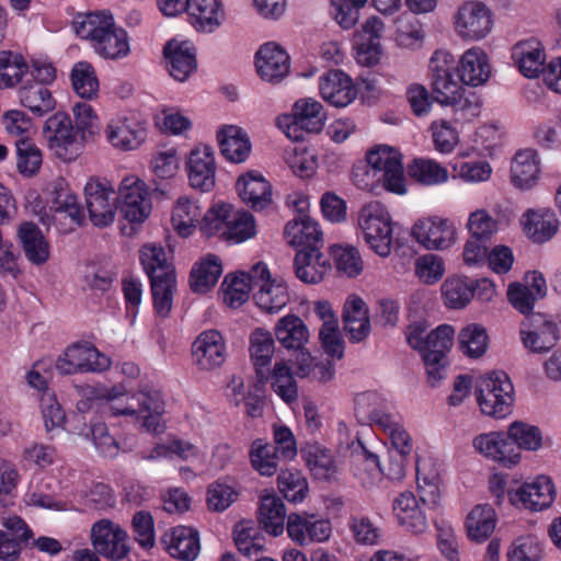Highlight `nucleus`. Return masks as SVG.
<instances>
[{
  "mask_svg": "<svg viewBox=\"0 0 561 561\" xmlns=\"http://www.w3.org/2000/svg\"><path fill=\"white\" fill-rule=\"evenodd\" d=\"M72 26L76 34L89 41L95 53L104 59L118 60L130 53L127 32L117 27L113 16L106 12L79 13Z\"/></svg>",
  "mask_w": 561,
  "mask_h": 561,
  "instance_id": "f257e3e1",
  "label": "nucleus"
},
{
  "mask_svg": "<svg viewBox=\"0 0 561 561\" xmlns=\"http://www.w3.org/2000/svg\"><path fill=\"white\" fill-rule=\"evenodd\" d=\"M140 262L150 278L154 310L160 317L165 318L171 311L176 288L174 267L168 260L164 249L156 243H148L141 248Z\"/></svg>",
  "mask_w": 561,
  "mask_h": 561,
  "instance_id": "f03ea898",
  "label": "nucleus"
},
{
  "mask_svg": "<svg viewBox=\"0 0 561 561\" xmlns=\"http://www.w3.org/2000/svg\"><path fill=\"white\" fill-rule=\"evenodd\" d=\"M358 228L366 244L377 255L387 257L391 253L392 220L381 203H368L359 210Z\"/></svg>",
  "mask_w": 561,
  "mask_h": 561,
  "instance_id": "7ed1b4c3",
  "label": "nucleus"
},
{
  "mask_svg": "<svg viewBox=\"0 0 561 561\" xmlns=\"http://www.w3.org/2000/svg\"><path fill=\"white\" fill-rule=\"evenodd\" d=\"M327 115L320 102L312 98L296 101L291 114L278 118V126L286 136L295 141L304 138V133H320L325 124Z\"/></svg>",
  "mask_w": 561,
  "mask_h": 561,
  "instance_id": "20e7f679",
  "label": "nucleus"
},
{
  "mask_svg": "<svg viewBox=\"0 0 561 561\" xmlns=\"http://www.w3.org/2000/svg\"><path fill=\"white\" fill-rule=\"evenodd\" d=\"M252 283L254 300L266 313L280 311L289 301V293L283 278L272 277L264 263L252 266Z\"/></svg>",
  "mask_w": 561,
  "mask_h": 561,
  "instance_id": "39448f33",
  "label": "nucleus"
},
{
  "mask_svg": "<svg viewBox=\"0 0 561 561\" xmlns=\"http://www.w3.org/2000/svg\"><path fill=\"white\" fill-rule=\"evenodd\" d=\"M455 329L449 324H440L430 341L432 348L421 354L425 369L426 381L431 387H437L446 377L447 353L454 344Z\"/></svg>",
  "mask_w": 561,
  "mask_h": 561,
  "instance_id": "423d86ee",
  "label": "nucleus"
},
{
  "mask_svg": "<svg viewBox=\"0 0 561 561\" xmlns=\"http://www.w3.org/2000/svg\"><path fill=\"white\" fill-rule=\"evenodd\" d=\"M90 541L100 556L111 561H122L130 551L125 529L106 518L92 525Z\"/></svg>",
  "mask_w": 561,
  "mask_h": 561,
  "instance_id": "0eeeda50",
  "label": "nucleus"
},
{
  "mask_svg": "<svg viewBox=\"0 0 561 561\" xmlns=\"http://www.w3.org/2000/svg\"><path fill=\"white\" fill-rule=\"evenodd\" d=\"M44 137L55 154L65 161L75 160L82 149L70 117L62 112L54 114L46 121Z\"/></svg>",
  "mask_w": 561,
  "mask_h": 561,
  "instance_id": "6e6552de",
  "label": "nucleus"
},
{
  "mask_svg": "<svg viewBox=\"0 0 561 561\" xmlns=\"http://www.w3.org/2000/svg\"><path fill=\"white\" fill-rule=\"evenodd\" d=\"M85 205L93 226L103 228L112 225L117 209L115 190L99 179H91L84 186Z\"/></svg>",
  "mask_w": 561,
  "mask_h": 561,
  "instance_id": "1a4fd4ad",
  "label": "nucleus"
},
{
  "mask_svg": "<svg viewBox=\"0 0 561 561\" xmlns=\"http://www.w3.org/2000/svg\"><path fill=\"white\" fill-rule=\"evenodd\" d=\"M454 28L462 39L480 41L490 33L491 10L481 1H466L454 16Z\"/></svg>",
  "mask_w": 561,
  "mask_h": 561,
  "instance_id": "9d476101",
  "label": "nucleus"
},
{
  "mask_svg": "<svg viewBox=\"0 0 561 561\" xmlns=\"http://www.w3.org/2000/svg\"><path fill=\"white\" fill-rule=\"evenodd\" d=\"M110 365V359L87 342L70 345L56 360V369L62 375L102 371Z\"/></svg>",
  "mask_w": 561,
  "mask_h": 561,
  "instance_id": "9b49d317",
  "label": "nucleus"
},
{
  "mask_svg": "<svg viewBox=\"0 0 561 561\" xmlns=\"http://www.w3.org/2000/svg\"><path fill=\"white\" fill-rule=\"evenodd\" d=\"M366 161L385 174L386 191L399 195L407 193L402 159L397 149L386 145L377 146L366 153Z\"/></svg>",
  "mask_w": 561,
  "mask_h": 561,
  "instance_id": "f8f14e48",
  "label": "nucleus"
},
{
  "mask_svg": "<svg viewBox=\"0 0 561 561\" xmlns=\"http://www.w3.org/2000/svg\"><path fill=\"white\" fill-rule=\"evenodd\" d=\"M412 237L426 250L442 251L456 242L454 224L438 216L419 219L412 227Z\"/></svg>",
  "mask_w": 561,
  "mask_h": 561,
  "instance_id": "ddd939ff",
  "label": "nucleus"
},
{
  "mask_svg": "<svg viewBox=\"0 0 561 561\" xmlns=\"http://www.w3.org/2000/svg\"><path fill=\"white\" fill-rule=\"evenodd\" d=\"M108 144L121 151L138 149L147 138L146 125L128 116H116L108 121L105 127Z\"/></svg>",
  "mask_w": 561,
  "mask_h": 561,
  "instance_id": "4468645a",
  "label": "nucleus"
},
{
  "mask_svg": "<svg viewBox=\"0 0 561 561\" xmlns=\"http://www.w3.org/2000/svg\"><path fill=\"white\" fill-rule=\"evenodd\" d=\"M192 357L199 370L219 368L227 358V346L218 330H206L197 335L192 344Z\"/></svg>",
  "mask_w": 561,
  "mask_h": 561,
  "instance_id": "2eb2a0df",
  "label": "nucleus"
},
{
  "mask_svg": "<svg viewBox=\"0 0 561 561\" xmlns=\"http://www.w3.org/2000/svg\"><path fill=\"white\" fill-rule=\"evenodd\" d=\"M118 199L121 213L130 222H142L150 214L151 204L145 183L136 176H127L122 181Z\"/></svg>",
  "mask_w": 561,
  "mask_h": 561,
  "instance_id": "dca6fc26",
  "label": "nucleus"
},
{
  "mask_svg": "<svg viewBox=\"0 0 561 561\" xmlns=\"http://www.w3.org/2000/svg\"><path fill=\"white\" fill-rule=\"evenodd\" d=\"M556 499V489L547 476H538L533 481L518 485V493L512 494V506L540 512L549 508Z\"/></svg>",
  "mask_w": 561,
  "mask_h": 561,
  "instance_id": "f3484780",
  "label": "nucleus"
},
{
  "mask_svg": "<svg viewBox=\"0 0 561 561\" xmlns=\"http://www.w3.org/2000/svg\"><path fill=\"white\" fill-rule=\"evenodd\" d=\"M286 529L288 537L299 546L324 542L332 533L331 523L328 519L309 514H289Z\"/></svg>",
  "mask_w": 561,
  "mask_h": 561,
  "instance_id": "a211bd4d",
  "label": "nucleus"
},
{
  "mask_svg": "<svg viewBox=\"0 0 561 561\" xmlns=\"http://www.w3.org/2000/svg\"><path fill=\"white\" fill-rule=\"evenodd\" d=\"M255 67L263 81L278 83L288 75L290 59L279 45L266 43L255 55Z\"/></svg>",
  "mask_w": 561,
  "mask_h": 561,
  "instance_id": "6ab92c4d",
  "label": "nucleus"
},
{
  "mask_svg": "<svg viewBox=\"0 0 561 561\" xmlns=\"http://www.w3.org/2000/svg\"><path fill=\"white\" fill-rule=\"evenodd\" d=\"M393 515L398 524L408 533L420 536L427 531L428 520L420 501L410 492L400 493L393 501Z\"/></svg>",
  "mask_w": 561,
  "mask_h": 561,
  "instance_id": "aec40b11",
  "label": "nucleus"
},
{
  "mask_svg": "<svg viewBox=\"0 0 561 561\" xmlns=\"http://www.w3.org/2000/svg\"><path fill=\"white\" fill-rule=\"evenodd\" d=\"M190 185L201 192H209L215 186L216 163L214 152L208 146L193 149L187 160Z\"/></svg>",
  "mask_w": 561,
  "mask_h": 561,
  "instance_id": "412c9836",
  "label": "nucleus"
},
{
  "mask_svg": "<svg viewBox=\"0 0 561 561\" xmlns=\"http://www.w3.org/2000/svg\"><path fill=\"white\" fill-rule=\"evenodd\" d=\"M284 234L287 242L298 248V251H317L323 245L319 224L306 214H299L288 221Z\"/></svg>",
  "mask_w": 561,
  "mask_h": 561,
  "instance_id": "4be33fe9",
  "label": "nucleus"
},
{
  "mask_svg": "<svg viewBox=\"0 0 561 561\" xmlns=\"http://www.w3.org/2000/svg\"><path fill=\"white\" fill-rule=\"evenodd\" d=\"M134 404L137 414L133 419L140 422L146 431L159 433L163 430L161 416L164 413V401L160 391L144 388L134 393Z\"/></svg>",
  "mask_w": 561,
  "mask_h": 561,
  "instance_id": "5701e85b",
  "label": "nucleus"
},
{
  "mask_svg": "<svg viewBox=\"0 0 561 561\" xmlns=\"http://www.w3.org/2000/svg\"><path fill=\"white\" fill-rule=\"evenodd\" d=\"M319 92L325 102L336 107L347 106L357 95L352 79L341 70L323 73L319 79Z\"/></svg>",
  "mask_w": 561,
  "mask_h": 561,
  "instance_id": "b1692460",
  "label": "nucleus"
},
{
  "mask_svg": "<svg viewBox=\"0 0 561 561\" xmlns=\"http://www.w3.org/2000/svg\"><path fill=\"white\" fill-rule=\"evenodd\" d=\"M170 76L184 82L197 68L196 51L192 43L172 39L164 49Z\"/></svg>",
  "mask_w": 561,
  "mask_h": 561,
  "instance_id": "393cba45",
  "label": "nucleus"
},
{
  "mask_svg": "<svg viewBox=\"0 0 561 561\" xmlns=\"http://www.w3.org/2000/svg\"><path fill=\"white\" fill-rule=\"evenodd\" d=\"M457 71L463 84L471 87L484 84L491 73L489 55L478 46L467 49L458 60Z\"/></svg>",
  "mask_w": 561,
  "mask_h": 561,
  "instance_id": "a878e982",
  "label": "nucleus"
},
{
  "mask_svg": "<svg viewBox=\"0 0 561 561\" xmlns=\"http://www.w3.org/2000/svg\"><path fill=\"white\" fill-rule=\"evenodd\" d=\"M525 234L534 243L549 241L559 229V219L550 208L528 209L522 217Z\"/></svg>",
  "mask_w": 561,
  "mask_h": 561,
  "instance_id": "bb28decb",
  "label": "nucleus"
},
{
  "mask_svg": "<svg viewBox=\"0 0 561 561\" xmlns=\"http://www.w3.org/2000/svg\"><path fill=\"white\" fill-rule=\"evenodd\" d=\"M161 542L172 558L183 561L195 560L201 550L198 533L186 526L174 527L162 536Z\"/></svg>",
  "mask_w": 561,
  "mask_h": 561,
  "instance_id": "cd10ccee",
  "label": "nucleus"
},
{
  "mask_svg": "<svg viewBox=\"0 0 561 561\" xmlns=\"http://www.w3.org/2000/svg\"><path fill=\"white\" fill-rule=\"evenodd\" d=\"M237 192L243 203L254 210H261L272 203V187L259 172L241 175L236 184Z\"/></svg>",
  "mask_w": 561,
  "mask_h": 561,
  "instance_id": "c85d7f7f",
  "label": "nucleus"
},
{
  "mask_svg": "<svg viewBox=\"0 0 561 561\" xmlns=\"http://www.w3.org/2000/svg\"><path fill=\"white\" fill-rule=\"evenodd\" d=\"M540 174V159L535 149L518 150L511 163V182L519 190L536 185Z\"/></svg>",
  "mask_w": 561,
  "mask_h": 561,
  "instance_id": "c756f323",
  "label": "nucleus"
},
{
  "mask_svg": "<svg viewBox=\"0 0 561 561\" xmlns=\"http://www.w3.org/2000/svg\"><path fill=\"white\" fill-rule=\"evenodd\" d=\"M344 330L352 342H362L370 332L368 309L364 300L357 296L347 298L343 310Z\"/></svg>",
  "mask_w": 561,
  "mask_h": 561,
  "instance_id": "7c9ffc66",
  "label": "nucleus"
},
{
  "mask_svg": "<svg viewBox=\"0 0 561 561\" xmlns=\"http://www.w3.org/2000/svg\"><path fill=\"white\" fill-rule=\"evenodd\" d=\"M186 11L191 24L203 33L214 32L225 19L220 0H192Z\"/></svg>",
  "mask_w": 561,
  "mask_h": 561,
  "instance_id": "2f4dec72",
  "label": "nucleus"
},
{
  "mask_svg": "<svg viewBox=\"0 0 561 561\" xmlns=\"http://www.w3.org/2000/svg\"><path fill=\"white\" fill-rule=\"evenodd\" d=\"M519 71L526 78H537L543 73L546 53L543 45L536 38L518 43L513 50Z\"/></svg>",
  "mask_w": 561,
  "mask_h": 561,
  "instance_id": "473e14b6",
  "label": "nucleus"
},
{
  "mask_svg": "<svg viewBox=\"0 0 561 561\" xmlns=\"http://www.w3.org/2000/svg\"><path fill=\"white\" fill-rule=\"evenodd\" d=\"M18 236L23 253L30 263L39 266L45 264L50 254V248L42 230L33 222L20 225Z\"/></svg>",
  "mask_w": 561,
  "mask_h": 561,
  "instance_id": "72a5a7b5",
  "label": "nucleus"
},
{
  "mask_svg": "<svg viewBox=\"0 0 561 561\" xmlns=\"http://www.w3.org/2000/svg\"><path fill=\"white\" fill-rule=\"evenodd\" d=\"M222 156L233 162H244L251 152V142L247 133L234 125L222 127L217 133Z\"/></svg>",
  "mask_w": 561,
  "mask_h": 561,
  "instance_id": "f704fd0d",
  "label": "nucleus"
},
{
  "mask_svg": "<svg viewBox=\"0 0 561 561\" xmlns=\"http://www.w3.org/2000/svg\"><path fill=\"white\" fill-rule=\"evenodd\" d=\"M383 31V23L377 16L369 18L357 35V56L359 62L374 65L380 54L379 38Z\"/></svg>",
  "mask_w": 561,
  "mask_h": 561,
  "instance_id": "c9c22d12",
  "label": "nucleus"
},
{
  "mask_svg": "<svg viewBox=\"0 0 561 561\" xmlns=\"http://www.w3.org/2000/svg\"><path fill=\"white\" fill-rule=\"evenodd\" d=\"M294 265L297 277L307 284L319 283L331 268L329 260L320 250L298 251L295 256Z\"/></svg>",
  "mask_w": 561,
  "mask_h": 561,
  "instance_id": "e433bc0d",
  "label": "nucleus"
},
{
  "mask_svg": "<svg viewBox=\"0 0 561 561\" xmlns=\"http://www.w3.org/2000/svg\"><path fill=\"white\" fill-rule=\"evenodd\" d=\"M277 341L287 350H301L309 340V330L305 322L295 314L282 317L275 324Z\"/></svg>",
  "mask_w": 561,
  "mask_h": 561,
  "instance_id": "4c0bfd02",
  "label": "nucleus"
},
{
  "mask_svg": "<svg viewBox=\"0 0 561 561\" xmlns=\"http://www.w3.org/2000/svg\"><path fill=\"white\" fill-rule=\"evenodd\" d=\"M476 284L467 277L450 276L442 285V297L448 309L458 310L468 306L474 296Z\"/></svg>",
  "mask_w": 561,
  "mask_h": 561,
  "instance_id": "58836bf2",
  "label": "nucleus"
},
{
  "mask_svg": "<svg viewBox=\"0 0 561 561\" xmlns=\"http://www.w3.org/2000/svg\"><path fill=\"white\" fill-rule=\"evenodd\" d=\"M171 221L181 237H190L194 233L197 224L202 221V208L197 202L182 196L173 207Z\"/></svg>",
  "mask_w": 561,
  "mask_h": 561,
  "instance_id": "ea45409f",
  "label": "nucleus"
},
{
  "mask_svg": "<svg viewBox=\"0 0 561 561\" xmlns=\"http://www.w3.org/2000/svg\"><path fill=\"white\" fill-rule=\"evenodd\" d=\"M514 404L515 390L510 376L503 370H493V419L510 416Z\"/></svg>",
  "mask_w": 561,
  "mask_h": 561,
  "instance_id": "a19ab883",
  "label": "nucleus"
},
{
  "mask_svg": "<svg viewBox=\"0 0 561 561\" xmlns=\"http://www.w3.org/2000/svg\"><path fill=\"white\" fill-rule=\"evenodd\" d=\"M252 289V268L248 273L229 274L221 284L222 300L230 308H239L248 301Z\"/></svg>",
  "mask_w": 561,
  "mask_h": 561,
  "instance_id": "79ce46f5",
  "label": "nucleus"
},
{
  "mask_svg": "<svg viewBox=\"0 0 561 561\" xmlns=\"http://www.w3.org/2000/svg\"><path fill=\"white\" fill-rule=\"evenodd\" d=\"M221 273L220 259L208 254L194 265L191 272V288L195 293H206L217 284Z\"/></svg>",
  "mask_w": 561,
  "mask_h": 561,
  "instance_id": "37998d69",
  "label": "nucleus"
},
{
  "mask_svg": "<svg viewBox=\"0 0 561 561\" xmlns=\"http://www.w3.org/2000/svg\"><path fill=\"white\" fill-rule=\"evenodd\" d=\"M285 518L286 508L282 499L275 494H266L261 497L259 522L267 533L274 536L280 535L284 530Z\"/></svg>",
  "mask_w": 561,
  "mask_h": 561,
  "instance_id": "c03bdc74",
  "label": "nucleus"
},
{
  "mask_svg": "<svg viewBox=\"0 0 561 561\" xmlns=\"http://www.w3.org/2000/svg\"><path fill=\"white\" fill-rule=\"evenodd\" d=\"M21 104L36 116H44L56 106V101L49 89L42 83H31L19 91Z\"/></svg>",
  "mask_w": 561,
  "mask_h": 561,
  "instance_id": "a18cd8bd",
  "label": "nucleus"
},
{
  "mask_svg": "<svg viewBox=\"0 0 561 561\" xmlns=\"http://www.w3.org/2000/svg\"><path fill=\"white\" fill-rule=\"evenodd\" d=\"M249 457L253 469L265 477L275 474L279 460H283L274 445L262 439H255L252 443Z\"/></svg>",
  "mask_w": 561,
  "mask_h": 561,
  "instance_id": "49530a36",
  "label": "nucleus"
},
{
  "mask_svg": "<svg viewBox=\"0 0 561 561\" xmlns=\"http://www.w3.org/2000/svg\"><path fill=\"white\" fill-rule=\"evenodd\" d=\"M199 456H202V450L198 446L185 439L173 438L167 443L156 445L148 454L144 455L142 458L156 460L159 458L178 457L187 461L198 458Z\"/></svg>",
  "mask_w": 561,
  "mask_h": 561,
  "instance_id": "de8ad7c7",
  "label": "nucleus"
},
{
  "mask_svg": "<svg viewBox=\"0 0 561 561\" xmlns=\"http://www.w3.org/2000/svg\"><path fill=\"white\" fill-rule=\"evenodd\" d=\"M465 527L471 541L485 542L491 536V505L483 503L473 506L467 515Z\"/></svg>",
  "mask_w": 561,
  "mask_h": 561,
  "instance_id": "09e8293b",
  "label": "nucleus"
},
{
  "mask_svg": "<svg viewBox=\"0 0 561 561\" xmlns=\"http://www.w3.org/2000/svg\"><path fill=\"white\" fill-rule=\"evenodd\" d=\"M100 409L111 416H130L137 414L134 404V393L129 394L119 387H113L100 397Z\"/></svg>",
  "mask_w": 561,
  "mask_h": 561,
  "instance_id": "8fccbe9b",
  "label": "nucleus"
},
{
  "mask_svg": "<svg viewBox=\"0 0 561 561\" xmlns=\"http://www.w3.org/2000/svg\"><path fill=\"white\" fill-rule=\"evenodd\" d=\"M249 352L254 367L260 374V369L266 367L275 352V342L270 331L257 328L249 337Z\"/></svg>",
  "mask_w": 561,
  "mask_h": 561,
  "instance_id": "3c124183",
  "label": "nucleus"
},
{
  "mask_svg": "<svg viewBox=\"0 0 561 561\" xmlns=\"http://www.w3.org/2000/svg\"><path fill=\"white\" fill-rule=\"evenodd\" d=\"M71 83L76 93L82 98L92 100L99 92V80L94 67L88 61L75 64L70 73Z\"/></svg>",
  "mask_w": 561,
  "mask_h": 561,
  "instance_id": "603ef678",
  "label": "nucleus"
},
{
  "mask_svg": "<svg viewBox=\"0 0 561 561\" xmlns=\"http://www.w3.org/2000/svg\"><path fill=\"white\" fill-rule=\"evenodd\" d=\"M507 436L518 450L537 451L542 447L540 428L523 421L512 422L507 430Z\"/></svg>",
  "mask_w": 561,
  "mask_h": 561,
  "instance_id": "864d4df0",
  "label": "nucleus"
},
{
  "mask_svg": "<svg viewBox=\"0 0 561 561\" xmlns=\"http://www.w3.org/2000/svg\"><path fill=\"white\" fill-rule=\"evenodd\" d=\"M488 340L486 329L476 323L465 327L458 334L459 348L470 358H478L486 352Z\"/></svg>",
  "mask_w": 561,
  "mask_h": 561,
  "instance_id": "5fc2aeb1",
  "label": "nucleus"
},
{
  "mask_svg": "<svg viewBox=\"0 0 561 561\" xmlns=\"http://www.w3.org/2000/svg\"><path fill=\"white\" fill-rule=\"evenodd\" d=\"M27 70V64L20 54L10 50L0 51V88H13Z\"/></svg>",
  "mask_w": 561,
  "mask_h": 561,
  "instance_id": "6e6d98bb",
  "label": "nucleus"
},
{
  "mask_svg": "<svg viewBox=\"0 0 561 561\" xmlns=\"http://www.w3.org/2000/svg\"><path fill=\"white\" fill-rule=\"evenodd\" d=\"M272 389L286 403L295 402L298 399V386L290 367L285 360L275 363L271 376Z\"/></svg>",
  "mask_w": 561,
  "mask_h": 561,
  "instance_id": "4d7b16f0",
  "label": "nucleus"
},
{
  "mask_svg": "<svg viewBox=\"0 0 561 561\" xmlns=\"http://www.w3.org/2000/svg\"><path fill=\"white\" fill-rule=\"evenodd\" d=\"M408 173L424 185H437L448 180V171L438 162L430 159H415L408 167Z\"/></svg>",
  "mask_w": 561,
  "mask_h": 561,
  "instance_id": "13d9d810",
  "label": "nucleus"
},
{
  "mask_svg": "<svg viewBox=\"0 0 561 561\" xmlns=\"http://www.w3.org/2000/svg\"><path fill=\"white\" fill-rule=\"evenodd\" d=\"M233 206L226 203L214 205L202 217L201 231L207 236H218L226 239V230L228 229L229 219Z\"/></svg>",
  "mask_w": 561,
  "mask_h": 561,
  "instance_id": "bf43d9fd",
  "label": "nucleus"
},
{
  "mask_svg": "<svg viewBox=\"0 0 561 561\" xmlns=\"http://www.w3.org/2000/svg\"><path fill=\"white\" fill-rule=\"evenodd\" d=\"M522 341L526 348L534 353L547 352L552 348L558 339V327L551 321H545L540 328L535 331L526 332L522 330Z\"/></svg>",
  "mask_w": 561,
  "mask_h": 561,
  "instance_id": "052dcab7",
  "label": "nucleus"
},
{
  "mask_svg": "<svg viewBox=\"0 0 561 561\" xmlns=\"http://www.w3.org/2000/svg\"><path fill=\"white\" fill-rule=\"evenodd\" d=\"M51 208L56 214L69 217L75 226H81L84 221V214L77 196L69 188L62 187L61 184L55 188Z\"/></svg>",
  "mask_w": 561,
  "mask_h": 561,
  "instance_id": "680f3d73",
  "label": "nucleus"
},
{
  "mask_svg": "<svg viewBox=\"0 0 561 561\" xmlns=\"http://www.w3.org/2000/svg\"><path fill=\"white\" fill-rule=\"evenodd\" d=\"M16 167L24 175L35 174L42 165V152L26 136L16 140Z\"/></svg>",
  "mask_w": 561,
  "mask_h": 561,
  "instance_id": "e2e57ef3",
  "label": "nucleus"
},
{
  "mask_svg": "<svg viewBox=\"0 0 561 561\" xmlns=\"http://www.w3.org/2000/svg\"><path fill=\"white\" fill-rule=\"evenodd\" d=\"M462 84L460 79H455L453 72L432 79L435 98L437 102L445 105H455L460 102L465 91Z\"/></svg>",
  "mask_w": 561,
  "mask_h": 561,
  "instance_id": "0e129e2a",
  "label": "nucleus"
},
{
  "mask_svg": "<svg viewBox=\"0 0 561 561\" xmlns=\"http://www.w3.org/2000/svg\"><path fill=\"white\" fill-rule=\"evenodd\" d=\"M352 181L359 190L374 194H379L386 190V179L383 173L373 168L367 161L357 164L352 171Z\"/></svg>",
  "mask_w": 561,
  "mask_h": 561,
  "instance_id": "69168bd1",
  "label": "nucleus"
},
{
  "mask_svg": "<svg viewBox=\"0 0 561 561\" xmlns=\"http://www.w3.org/2000/svg\"><path fill=\"white\" fill-rule=\"evenodd\" d=\"M277 484L279 492L290 502H301L306 497L308 484L299 471L282 470Z\"/></svg>",
  "mask_w": 561,
  "mask_h": 561,
  "instance_id": "338daca9",
  "label": "nucleus"
},
{
  "mask_svg": "<svg viewBox=\"0 0 561 561\" xmlns=\"http://www.w3.org/2000/svg\"><path fill=\"white\" fill-rule=\"evenodd\" d=\"M542 548L538 538L526 535L516 538L508 552V561H540Z\"/></svg>",
  "mask_w": 561,
  "mask_h": 561,
  "instance_id": "774afa93",
  "label": "nucleus"
}]
</instances>
